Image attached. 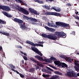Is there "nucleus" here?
<instances>
[{
  "instance_id": "1",
  "label": "nucleus",
  "mask_w": 79,
  "mask_h": 79,
  "mask_svg": "<svg viewBox=\"0 0 79 79\" xmlns=\"http://www.w3.org/2000/svg\"><path fill=\"white\" fill-rule=\"evenodd\" d=\"M14 21L16 23H19L20 25V28L23 30H27L28 29L27 27V25L25 23H23V21L21 19L15 18L14 19Z\"/></svg>"
},
{
  "instance_id": "2",
  "label": "nucleus",
  "mask_w": 79,
  "mask_h": 79,
  "mask_svg": "<svg viewBox=\"0 0 79 79\" xmlns=\"http://www.w3.org/2000/svg\"><path fill=\"white\" fill-rule=\"evenodd\" d=\"M41 35L42 37L45 38H48L50 40H55L57 39V37L55 36L53 34H51L50 35H47L46 34L42 33Z\"/></svg>"
},
{
  "instance_id": "3",
  "label": "nucleus",
  "mask_w": 79,
  "mask_h": 79,
  "mask_svg": "<svg viewBox=\"0 0 79 79\" xmlns=\"http://www.w3.org/2000/svg\"><path fill=\"white\" fill-rule=\"evenodd\" d=\"M45 15H54L56 16H60V14L55 12H46L44 13Z\"/></svg>"
},
{
  "instance_id": "4",
  "label": "nucleus",
  "mask_w": 79,
  "mask_h": 79,
  "mask_svg": "<svg viewBox=\"0 0 79 79\" xmlns=\"http://www.w3.org/2000/svg\"><path fill=\"white\" fill-rule=\"evenodd\" d=\"M56 25H59V26H61L62 27H69V24H67L60 22H56Z\"/></svg>"
},
{
  "instance_id": "5",
  "label": "nucleus",
  "mask_w": 79,
  "mask_h": 79,
  "mask_svg": "<svg viewBox=\"0 0 79 79\" xmlns=\"http://www.w3.org/2000/svg\"><path fill=\"white\" fill-rule=\"evenodd\" d=\"M26 43L27 44H29L33 46L34 47H35L36 46L41 47H43V45H42L41 44H35L34 43H33V42H30L29 41H27Z\"/></svg>"
},
{
  "instance_id": "6",
  "label": "nucleus",
  "mask_w": 79,
  "mask_h": 79,
  "mask_svg": "<svg viewBox=\"0 0 79 79\" xmlns=\"http://www.w3.org/2000/svg\"><path fill=\"white\" fill-rule=\"evenodd\" d=\"M17 10L20 12H22L25 15H29V12L28 11L22 7L20 8H17Z\"/></svg>"
},
{
  "instance_id": "7",
  "label": "nucleus",
  "mask_w": 79,
  "mask_h": 79,
  "mask_svg": "<svg viewBox=\"0 0 79 79\" xmlns=\"http://www.w3.org/2000/svg\"><path fill=\"white\" fill-rule=\"evenodd\" d=\"M67 75L68 77L72 76V77H77V74L74 72H67Z\"/></svg>"
},
{
  "instance_id": "8",
  "label": "nucleus",
  "mask_w": 79,
  "mask_h": 79,
  "mask_svg": "<svg viewBox=\"0 0 79 79\" xmlns=\"http://www.w3.org/2000/svg\"><path fill=\"white\" fill-rule=\"evenodd\" d=\"M32 49L34 52L36 53L38 55L41 56H42V54L41 53L37 48H32Z\"/></svg>"
},
{
  "instance_id": "9",
  "label": "nucleus",
  "mask_w": 79,
  "mask_h": 79,
  "mask_svg": "<svg viewBox=\"0 0 79 79\" xmlns=\"http://www.w3.org/2000/svg\"><path fill=\"white\" fill-rule=\"evenodd\" d=\"M28 10H29L31 13L34 14L35 15H39L40 14V13L38 12H37L36 10H35L34 9L31 8H29Z\"/></svg>"
},
{
  "instance_id": "10",
  "label": "nucleus",
  "mask_w": 79,
  "mask_h": 79,
  "mask_svg": "<svg viewBox=\"0 0 79 79\" xmlns=\"http://www.w3.org/2000/svg\"><path fill=\"white\" fill-rule=\"evenodd\" d=\"M31 60L35 62V63H37V65L40 66V67H43V65L42 64H41L39 63V62L37 60H35V59L33 58V57H31L30 58Z\"/></svg>"
},
{
  "instance_id": "11",
  "label": "nucleus",
  "mask_w": 79,
  "mask_h": 79,
  "mask_svg": "<svg viewBox=\"0 0 79 79\" xmlns=\"http://www.w3.org/2000/svg\"><path fill=\"white\" fill-rule=\"evenodd\" d=\"M23 16L24 17V18H25V19H27V20H28L29 19H30L31 21H33L35 23H36L37 22V20L35 19H34L32 18H31V17L29 18L26 15H24Z\"/></svg>"
},
{
  "instance_id": "12",
  "label": "nucleus",
  "mask_w": 79,
  "mask_h": 79,
  "mask_svg": "<svg viewBox=\"0 0 79 79\" xmlns=\"http://www.w3.org/2000/svg\"><path fill=\"white\" fill-rule=\"evenodd\" d=\"M44 28L47 30L49 31H50L51 32H53L55 31V29L52 28H50L46 26H45Z\"/></svg>"
},
{
  "instance_id": "13",
  "label": "nucleus",
  "mask_w": 79,
  "mask_h": 79,
  "mask_svg": "<svg viewBox=\"0 0 79 79\" xmlns=\"http://www.w3.org/2000/svg\"><path fill=\"white\" fill-rule=\"evenodd\" d=\"M75 64L76 65L74 66L75 70L78 72L79 71V64L76 62L75 63Z\"/></svg>"
},
{
  "instance_id": "14",
  "label": "nucleus",
  "mask_w": 79,
  "mask_h": 79,
  "mask_svg": "<svg viewBox=\"0 0 79 79\" xmlns=\"http://www.w3.org/2000/svg\"><path fill=\"white\" fill-rule=\"evenodd\" d=\"M10 10V8L9 6H4L3 10L8 11Z\"/></svg>"
},
{
  "instance_id": "15",
  "label": "nucleus",
  "mask_w": 79,
  "mask_h": 79,
  "mask_svg": "<svg viewBox=\"0 0 79 79\" xmlns=\"http://www.w3.org/2000/svg\"><path fill=\"white\" fill-rule=\"evenodd\" d=\"M54 63L56 65H58L59 67L61 66V63L59 60H56L54 61Z\"/></svg>"
},
{
  "instance_id": "16",
  "label": "nucleus",
  "mask_w": 79,
  "mask_h": 79,
  "mask_svg": "<svg viewBox=\"0 0 79 79\" xmlns=\"http://www.w3.org/2000/svg\"><path fill=\"white\" fill-rule=\"evenodd\" d=\"M35 58L36 59H38V60H39V61H43V58L39 55L35 56Z\"/></svg>"
},
{
  "instance_id": "17",
  "label": "nucleus",
  "mask_w": 79,
  "mask_h": 79,
  "mask_svg": "<svg viewBox=\"0 0 79 79\" xmlns=\"http://www.w3.org/2000/svg\"><path fill=\"white\" fill-rule=\"evenodd\" d=\"M52 8L53 10H55L56 12H60L61 11V9L58 7L56 8L55 6H54Z\"/></svg>"
},
{
  "instance_id": "18",
  "label": "nucleus",
  "mask_w": 79,
  "mask_h": 79,
  "mask_svg": "<svg viewBox=\"0 0 79 79\" xmlns=\"http://www.w3.org/2000/svg\"><path fill=\"white\" fill-rule=\"evenodd\" d=\"M46 68L48 69V70L46 71L47 73L49 74H52V72H51V71H53V70L50 69V68H49V67H47Z\"/></svg>"
},
{
  "instance_id": "19",
  "label": "nucleus",
  "mask_w": 79,
  "mask_h": 79,
  "mask_svg": "<svg viewBox=\"0 0 79 79\" xmlns=\"http://www.w3.org/2000/svg\"><path fill=\"white\" fill-rule=\"evenodd\" d=\"M3 14L6 16L8 18H11L12 17V15L8 13H7L5 11V12H3Z\"/></svg>"
},
{
  "instance_id": "20",
  "label": "nucleus",
  "mask_w": 79,
  "mask_h": 79,
  "mask_svg": "<svg viewBox=\"0 0 79 79\" xmlns=\"http://www.w3.org/2000/svg\"><path fill=\"white\" fill-rule=\"evenodd\" d=\"M66 34L64 33L63 31H61L59 33V37H63L65 36Z\"/></svg>"
},
{
  "instance_id": "21",
  "label": "nucleus",
  "mask_w": 79,
  "mask_h": 79,
  "mask_svg": "<svg viewBox=\"0 0 79 79\" xmlns=\"http://www.w3.org/2000/svg\"><path fill=\"white\" fill-rule=\"evenodd\" d=\"M50 79H60V77L58 75H55L51 78Z\"/></svg>"
},
{
  "instance_id": "22",
  "label": "nucleus",
  "mask_w": 79,
  "mask_h": 79,
  "mask_svg": "<svg viewBox=\"0 0 79 79\" xmlns=\"http://www.w3.org/2000/svg\"><path fill=\"white\" fill-rule=\"evenodd\" d=\"M60 66H62V68H67L68 65L64 63L61 62Z\"/></svg>"
},
{
  "instance_id": "23",
  "label": "nucleus",
  "mask_w": 79,
  "mask_h": 79,
  "mask_svg": "<svg viewBox=\"0 0 79 79\" xmlns=\"http://www.w3.org/2000/svg\"><path fill=\"white\" fill-rule=\"evenodd\" d=\"M0 33L2 34V35H5L7 36H8L10 35V34L8 33L3 32L2 31H0Z\"/></svg>"
},
{
  "instance_id": "24",
  "label": "nucleus",
  "mask_w": 79,
  "mask_h": 79,
  "mask_svg": "<svg viewBox=\"0 0 79 79\" xmlns=\"http://www.w3.org/2000/svg\"><path fill=\"white\" fill-rule=\"evenodd\" d=\"M34 71H35V68H32L31 69H29V72H30V73H34Z\"/></svg>"
},
{
  "instance_id": "25",
  "label": "nucleus",
  "mask_w": 79,
  "mask_h": 79,
  "mask_svg": "<svg viewBox=\"0 0 79 79\" xmlns=\"http://www.w3.org/2000/svg\"><path fill=\"white\" fill-rule=\"evenodd\" d=\"M6 23V22L0 19V24H5Z\"/></svg>"
},
{
  "instance_id": "26",
  "label": "nucleus",
  "mask_w": 79,
  "mask_h": 79,
  "mask_svg": "<svg viewBox=\"0 0 79 79\" xmlns=\"http://www.w3.org/2000/svg\"><path fill=\"white\" fill-rule=\"evenodd\" d=\"M35 2H37V3H40V4H43L44 3V2H43V1H40L39 0H35Z\"/></svg>"
},
{
  "instance_id": "27",
  "label": "nucleus",
  "mask_w": 79,
  "mask_h": 79,
  "mask_svg": "<svg viewBox=\"0 0 79 79\" xmlns=\"http://www.w3.org/2000/svg\"><path fill=\"white\" fill-rule=\"evenodd\" d=\"M42 76L44 77H45V78H47V77H50V75L49 74H43L42 75Z\"/></svg>"
},
{
  "instance_id": "28",
  "label": "nucleus",
  "mask_w": 79,
  "mask_h": 79,
  "mask_svg": "<svg viewBox=\"0 0 79 79\" xmlns=\"http://www.w3.org/2000/svg\"><path fill=\"white\" fill-rule=\"evenodd\" d=\"M15 0L16 2L18 3H19L20 4H22L23 3V2L21 0Z\"/></svg>"
},
{
  "instance_id": "29",
  "label": "nucleus",
  "mask_w": 79,
  "mask_h": 79,
  "mask_svg": "<svg viewBox=\"0 0 79 79\" xmlns=\"http://www.w3.org/2000/svg\"><path fill=\"white\" fill-rule=\"evenodd\" d=\"M10 66V67L11 69H15V66L13 65V64H10L9 65Z\"/></svg>"
},
{
  "instance_id": "30",
  "label": "nucleus",
  "mask_w": 79,
  "mask_h": 79,
  "mask_svg": "<svg viewBox=\"0 0 79 79\" xmlns=\"http://www.w3.org/2000/svg\"><path fill=\"white\" fill-rule=\"evenodd\" d=\"M44 8L46 10H50V7H49V6H44Z\"/></svg>"
},
{
  "instance_id": "31",
  "label": "nucleus",
  "mask_w": 79,
  "mask_h": 79,
  "mask_svg": "<svg viewBox=\"0 0 79 79\" xmlns=\"http://www.w3.org/2000/svg\"><path fill=\"white\" fill-rule=\"evenodd\" d=\"M67 60L70 62V63H72V59H71V58L70 57L67 58Z\"/></svg>"
},
{
  "instance_id": "32",
  "label": "nucleus",
  "mask_w": 79,
  "mask_h": 79,
  "mask_svg": "<svg viewBox=\"0 0 79 79\" xmlns=\"http://www.w3.org/2000/svg\"><path fill=\"white\" fill-rule=\"evenodd\" d=\"M60 57L62 58H63L64 59H65L66 58V56L64 55H61L60 56Z\"/></svg>"
},
{
  "instance_id": "33",
  "label": "nucleus",
  "mask_w": 79,
  "mask_h": 79,
  "mask_svg": "<svg viewBox=\"0 0 79 79\" xmlns=\"http://www.w3.org/2000/svg\"><path fill=\"white\" fill-rule=\"evenodd\" d=\"M55 34L56 35H58V37L60 38V32H56Z\"/></svg>"
},
{
  "instance_id": "34",
  "label": "nucleus",
  "mask_w": 79,
  "mask_h": 79,
  "mask_svg": "<svg viewBox=\"0 0 79 79\" xmlns=\"http://www.w3.org/2000/svg\"><path fill=\"white\" fill-rule=\"evenodd\" d=\"M50 59L51 60H53L54 61H55V60H56V58L53 57H51Z\"/></svg>"
},
{
  "instance_id": "35",
  "label": "nucleus",
  "mask_w": 79,
  "mask_h": 79,
  "mask_svg": "<svg viewBox=\"0 0 79 79\" xmlns=\"http://www.w3.org/2000/svg\"><path fill=\"white\" fill-rule=\"evenodd\" d=\"M20 53L23 54L24 55L27 56V54L26 53H24L22 51H20Z\"/></svg>"
},
{
  "instance_id": "36",
  "label": "nucleus",
  "mask_w": 79,
  "mask_h": 79,
  "mask_svg": "<svg viewBox=\"0 0 79 79\" xmlns=\"http://www.w3.org/2000/svg\"><path fill=\"white\" fill-rule=\"evenodd\" d=\"M43 61H45V62H48L49 60H48V59H43Z\"/></svg>"
},
{
  "instance_id": "37",
  "label": "nucleus",
  "mask_w": 79,
  "mask_h": 79,
  "mask_svg": "<svg viewBox=\"0 0 79 79\" xmlns=\"http://www.w3.org/2000/svg\"><path fill=\"white\" fill-rule=\"evenodd\" d=\"M19 75H20L21 77L22 78H24V75H23L20 73H19Z\"/></svg>"
},
{
  "instance_id": "38",
  "label": "nucleus",
  "mask_w": 79,
  "mask_h": 79,
  "mask_svg": "<svg viewBox=\"0 0 79 79\" xmlns=\"http://www.w3.org/2000/svg\"><path fill=\"white\" fill-rule=\"evenodd\" d=\"M23 59H24V60H27V58L25 56H24L23 57Z\"/></svg>"
},
{
  "instance_id": "39",
  "label": "nucleus",
  "mask_w": 79,
  "mask_h": 79,
  "mask_svg": "<svg viewBox=\"0 0 79 79\" xmlns=\"http://www.w3.org/2000/svg\"><path fill=\"white\" fill-rule=\"evenodd\" d=\"M3 7H4V6L0 5V9H1L3 10Z\"/></svg>"
},
{
  "instance_id": "40",
  "label": "nucleus",
  "mask_w": 79,
  "mask_h": 79,
  "mask_svg": "<svg viewBox=\"0 0 79 79\" xmlns=\"http://www.w3.org/2000/svg\"><path fill=\"white\" fill-rule=\"evenodd\" d=\"M67 6H71V4L70 3H68L66 4Z\"/></svg>"
},
{
  "instance_id": "41",
  "label": "nucleus",
  "mask_w": 79,
  "mask_h": 79,
  "mask_svg": "<svg viewBox=\"0 0 79 79\" xmlns=\"http://www.w3.org/2000/svg\"><path fill=\"white\" fill-rule=\"evenodd\" d=\"M59 73V72H58L57 71H55L54 72V73L55 74H58Z\"/></svg>"
},
{
  "instance_id": "42",
  "label": "nucleus",
  "mask_w": 79,
  "mask_h": 79,
  "mask_svg": "<svg viewBox=\"0 0 79 79\" xmlns=\"http://www.w3.org/2000/svg\"><path fill=\"white\" fill-rule=\"evenodd\" d=\"M75 19L77 20H79V17L78 16H77L76 17H75Z\"/></svg>"
},
{
  "instance_id": "43",
  "label": "nucleus",
  "mask_w": 79,
  "mask_h": 79,
  "mask_svg": "<svg viewBox=\"0 0 79 79\" xmlns=\"http://www.w3.org/2000/svg\"><path fill=\"white\" fill-rule=\"evenodd\" d=\"M72 34L73 35H75V31H73L72 32Z\"/></svg>"
},
{
  "instance_id": "44",
  "label": "nucleus",
  "mask_w": 79,
  "mask_h": 79,
  "mask_svg": "<svg viewBox=\"0 0 79 79\" xmlns=\"http://www.w3.org/2000/svg\"><path fill=\"white\" fill-rule=\"evenodd\" d=\"M11 70H12V71H14V72L15 73L16 72V71H17L15 70L14 69H11Z\"/></svg>"
},
{
  "instance_id": "45",
  "label": "nucleus",
  "mask_w": 79,
  "mask_h": 79,
  "mask_svg": "<svg viewBox=\"0 0 79 79\" xmlns=\"http://www.w3.org/2000/svg\"><path fill=\"white\" fill-rule=\"evenodd\" d=\"M2 46H0V51H2Z\"/></svg>"
},
{
  "instance_id": "46",
  "label": "nucleus",
  "mask_w": 79,
  "mask_h": 79,
  "mask_svg": "<svg viewBox=\"0 0 79 79\" xmlns=\"http://www.w3.org/2000/svg\"><path fill=\"white\" fill-rule=\"evenodd\" d=\"M38 43H39V44H43V43H44V42H42L40 41V42H38Z\"/></svg>"
},
{
  "instance_id": "47",
  "label": "nucleus",
  "mask_w": 79,
  "mask_h": 79,
  "mask_svg": "<svg viewBox=\"0 0 79 79\" xmlns=\"http://www.w3.org/2000/svg\"><path fill=\"white\" fill-rule=\"evenodd\" d=\"M52 68L53 69H57L56 67H55L53 66V67H52Z\"/></svg>"
},
{
  "instance_id": "48",
  "label": "nucleus",
  "mask_w": 79,
  "mask_h": 79,
  "mask_svg": "<svg viewBox=\"0 0 79 79\" xmlns=\"http://www.w3.org/2000/svg\"><path fill=\"white\" fill-rule=\"evenodd\" d=\"M39 67L38 66L37 67H36L35 69H39Z\"/></svg>"
},
{
  "instance_id": "49",
  "label": "nucleus",
  "mask_w": 79,
  "mask_h": 79,
  "mask_svg": "<svg viewBox=\"0 0 79 79\" xmlns=\"http://www.w3.org/2000/svg\"><path fill=\"white\" fill-rule=\"evenodd\" d=\"M58 74H59V75H62V73L59 72Z\"/></svg>"
},
{
  "instance_id": "50",
  "label": "nucleus",
  "mask_w": 79,
  "mask_h": 79,
  "mask_svg": "<svg viewBox=\"0 0 79 79\" xmlns=\"http://www.w3.org/2000/svg\"><path fill=\"white\" fill-rule=\"evenodd\" d=\"M22 4H23V5H27V4L25 3H24V2H23V3H22Z\"/></svg>"
},
{
  "instance_id": "51",
  "label": "nucleus",
  "mask_w": 79,
  "mask_h": 79,
  "mask_svg": "<svg viewBox=\"0 0 79 79\" xmlns=\"http://www.w3.org/2000/svg\"><path fill=\"white\" fill-rule=\"evenodd\" d=\"M54 0H47V1H50V2H53L54 1Z\"/></svg>"
},
{
  "instance_id": "52",
  "label": "nucleus",
  "mask_w": 79,
  "mask_h": 79,
  "mask_svg": "<svg viewBox=\"0 0 79 79\" xmlns=\"http://www.w3.org/2000/svg\"><path fill=\"white\" fill-rule=\"evenodd\" d=\"M75 13L76 14H78L79 12L78 11H76L75 12Z\"/></svg>"
},
{
  "instance_id": "53",
  "label": "nucleus",
  "mask_w": 79,
  "mask_h": 79,
  "mask_svg": "<svg viewBox=\"0 0 79 79\" xmlns=\"http://www.w3.org/2000/svg\"><path fill=\"white\" fill-rule=\"evenodd\" d=\"M48 26H50V23L49 22H48Z\"/></svg>"
},
{
  "instance_id": "54",
  "label": "nucleus",
  "mask_w": 79,
  "mask_h": 79,
  "mask_svg": "<svg viewBox=\"0 0 79 79\" xmlns=\"http://www.w3.org/2000/svg\"><path fill=\"white\" fill-rule=\"evenodd\" d=\"M77 77L78 76H79V73H77Z\"/></svg>"
},
{
  "instance_id": "55",
  "label": "nucleus",
  "mask_w": 79,
  "mask_h": 79,
  "mask_svg": "<svg viewBox=\"0 0 79 79\" xmlns=\"http://www.w3.org/2000/svg\"><path fill=\"white\" fill-rule=\"evenodd\" d=\"M50 67H51V68H53V66L52 65H50Z\"/></svg>"
},
{
  "instance_id": "56",
  "label": "nucleus",
  "mask_w": 79,
  "mask_h": 79,
  "mask_svg": "<svg viewBox=\"0 0 79 79\" xmlns=\"http://www.w3.org/2000/svg\"><path fill=\"white\" fill-rule=\"evenodd\" d=\"M16 73H17V74H20L18 71H17L16 72Z\"/></svg>"
},
{
  "instance_id": "57",
  "label": "nucleus",
  "mask_w": 79,
  "mask_h": 79,
  "mask_svg": "<svg viewBox=\"0 0 79 79\" xmlns=\"http://www.w3.org/2000/svg\"><path fill=\"white\" fill-rule=\"evenodd\" d=\"M32 25H35V23H32Z\"/></svg>"
},
{
  "instance_id": "58",
  "label": "nucleus",
  "mask_w": 79,
  "mask_h": 79,
  "mask_svg": "<svg viewBox=\"0 0 79 79\" xmlns=\"http://www.w3.org/2000/svg\"><path fill=\"white\" fill-rule=\"evenodd\" d=\"M19 48L22 49V47L20 46L19 47Z\"/></svg>"
},
{
  "instance_id": "59",
  "label": "nucleus",
  "mask_w": 79,
  "mask_h": 79,
  "mask_svg": "<svg viewBox=\"0 0 79 79\" xmlns=\"http://www.w3.org/2000/svg\"><path fill=\"white\" fill-rule=\"evenodd\" d=\"M20 46V45H18L17 46V48H19Z\"/></svg>"
},
{
  "instance_id": "60",
  "label": "nucleus",
  "mask_w": 79,
  "mask_h": 79,
  "mask_svg": "<svg viewBox=\"0 0 79 79\" xmlns=\"http://www.w3.org/2000/svg\"><path fill=\"white\" fill-rule=\"evenodd\" d=\"M75 23L77 24H79V23H78L77 22H75Z\"/></svg>"
},
{
  "instance_id": "61",
  "label": "nucleus",
  "mask_w": 79,
  "mask_h": 79,
  "mask_svg": "<svg viewBox=\"0 0 79 79\" xmlns=\"http://www.w3.org/2000/svg\"><path fill=\"white\" fill-rule=\"evenodd\" d=\"M52 8H51V10H53V8H52Z\"/></svg>"
},
{
  "instance_id": "62",
  "label": "nucleus",
  "mask_w": 79,
  "mask_h": 79,
  "mask_svg": "<svg viewBox=\"0 0 79 79\" xmlns=\"http://www.w3.org/2000/svg\"><path fill=\"white\" fill-rule=\"evenodd\" d=\"M77 54H78L79 55V52H77Z\"/></svg>"
},
{
  "instance_id": "63",
  "label": "nucleus",
  "mask_w": 79,
  "mask_h": 79,
  "mask_svg": "<svg viewBox=\"0 0 79 79\" xmlns=\"http://www.w3.org/2000/svg\"><path fill=\"white\" fill-rule=\"evenodd\" d=\"M22 62H23V63H24V61H23H23H22Z\"/></svg>"
},
{
  "instance_id": "64",
  "label": "nucleus",
  "mask_w": 79,
  "mask_h": 79,
  "mask_svg": "<svg viewBox=\"0 0 79 79\" xmlns=\"http://www.w3.org/2000/svg\"><path fill=\"white\" fill-rule=\"evenodd\" d=\"M6 1H8V2L9 1V0H6Z\"/></svg>"
}]
</instances>
